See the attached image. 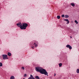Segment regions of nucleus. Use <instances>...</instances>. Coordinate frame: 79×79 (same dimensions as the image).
I'll use <instances>...</instances> for the list:
<instances>
[{
  "label": "nucleus",
  "mask_w": 79,
  "mask_h": 79,
  "mask_svg": "<svg viewBox=\"0 0 79 79\" xmlns=\"http://www.w3.org/2000/svg\"><path fill=\"white\" fill-rule=\"evenodd\" d=\"M35 70L37 72H39L41 74H44L46 76H48V73H47V72L46 71L45 69H43L41 67H35Z\"/></svg>",
  "instance_id": "obj_1"
},
{
  "label": "nucleus",
  "mask_w": 79,
  "mask_h": 79,
  "mask_svg": "<svg viewBox=\"0 0 79 79\" xmlns=\"http://www.w3.org/2000/svg\"><path fill=\"white\" fill-rule=\"evenodd\" d=\"M22 24L23 25L21 24V23H19L17 24V26L18 27H20L21 29H26L28 25H27V24L26 23H23Z\"/></svg>",
  "instance_id": "obj_2"
},
{
  "label": "nucleus",
  "mask_w": 79,
  "mask_h": 79,
  "mask_svg": "<svg viewBox=\"0 0 79 79\" xmlns=\"http://www.w3.org/2000/svg\"><path fill=\"white\" fill-rule=\"evenodd\" d=\"M2 58H3V60H6L8 59V55H6L3 54L2 55Z\"/></svg>",
  "instance_id": "obj_3"
},
{
  "label": "nucleus",
  "mask_w": 79,
  "mask_h": 79,
  "mask_svg": "<svg viewBox=\"0 0 79 79\" xmlns=\"http://www.w3.org/2000/svg\"><path fill=\"white\" fill-rule=\"evenodd\" d=\"M66 47H67V48H69V49H70V50H71L72 49L71 46L69 44H68L66 46Z\"/></svg>",
  "instance_id": "obj_4"
},
{
  "label": "nucleus",
  "mask_w": 79,
  "mask_h": 79,
  "mask_svg": "<svg viewBox=\"0 0 79 79\" xmlns=\"http://www.w3.org/2000/svg\"><path fill=\"white\" fill-rule=\"evenodd\" d=\"M28 79H35V78L34 77V76L31 74L30 75V77L28 78Z\"/></svg>",
  "instance_id": "obj_5"
},
{
  "label": "nucleus",
  "mask_w": 79,
  "mask_h": 79,
  "mask_svg": "<svg viewBox=\"0 0 79 79\" xmlns=\"http://www.w3.org/2000/svg\"><path fill=\"white\" fill-rule=\"evenodd\" d=\"M34 45L35 47H37L38 46L37 44H38V42L37 41H36L34 43Z\"/></svg>",
  "instance_id": "obj_6"
},
{
  "label": "nucleus",
  "mask_w": 79,
  "mask_h": 79,
  "mask_svg": "<svg viewBox=\"0 0 79 79\" xmlns=\"http://www.w3.org/2000/svg\"><path fill=\"white\" fill-rule=\"evenodd\" d=\"M64 21H66L67 22L66 23V24H69V20L68 19H64Z\"/></svg>",
  "instance_id": "obj_7"
},
{
  "label": "nucleus",
  "mask_w": 79,
  "mask_h": 79,
  "mask_svg": "<svg viewBox=\"0 0 79 79\" xmlns=\"http://www.w3.org/2000/svg\"><path fill=\"white\" fill-rule=\"evenodd\" d=\"M70 5H72V6H75V4L74 3H71Z\"/></svg>",
  "instance_id": "obj_8"
},
{
  "label": "nucleus",
  "mask_w": 79,
  "mask_h": 79,
  "mask_svg": "<svg viewBox=\"0 0 79 79\" xmlns=\"http://www.w3.org/2000/svg\"><path fill=\"white\" fill-rule=\"evenodd\" d=\"M10 79H15V77L13 76H11L10 77Z\"/></svg>",
  "instance_id": "obj_9"
},
{
  "label": "nucleus",
  "mask_w": 79,
  "mask_h": 79,
  "mask_svg": "<svg viewBox=\"0 0 79 79\" xmlns=\"http://www.w3.org/2000/svg\"><path fill=\"white\" fill-rule=\"evenodd\" d=\"M7 55L8 56H11V54L10 52H8L7 53Z\"/></svg>",
  "instance_id": "obj_10"
},
{
  "label": "nucleus",
  "mask_w": 79,
  "mask_h": 79,
  "mask_svg": "<svg viewBox=\"0 0 79 79\" xmlns=\"http://www.w3.org/2000/svg\"><path fill=\"white\" fill-rule=\"evenodd\" d=\"M35 79H40V77H39L38 76H35Z\"/></svg>",
  "instance_id": "obj_11"
},
{
  "label": "nucleus",
  "mask_w": 79,
  "mask_h": 79,
  "mask_svg": "<svg viewBox=\"0 0 79 79\" xmlns=\"http://www.w3.org/2000/svg\"><path fill=\"white\" fill-rule=\"evenodd\" d=\"M59 67H61V66H62V64L61 63H60L59 64Z\"/></svg>",
  "instance_id": "obj_12"
},
{
  "label": "nucleus",
  "mask_w": 79,
  "mask_h": 79,
  "mask_svg": "<svg viewBox=\"0 0 79 79\" xmlns=\"http://www.w3.org/2000/svg\"><path fill=\"white\" fill-rule=\"evenodd\" d=\"M77 73H79V69H77Z\"/></svg>",
  "instance_id": "obj_13"
},
{
  "label": "nucleus",
  "mask_w": 79,
  "mask_h": 79,
  "mask_svg": "<svg viewBox=\"0 0 79 79\" xmlns=\"http://www.w3.org/2000/svg\"><path fill=\"white\" fill-rule=\"evenodd\" d=\"M57 19H60V16L58 15L57 16Z\"/></svg>",
  "instance_id": "obj_14"
},
{
  "label": "nucleus",
  "mask_w": 79,
  "mask_h": 79,
  "mask_svg": "<svg viewBox=\"0 0 79 79\" xmlns=\"http://www.w3.org/2000/svg\"><path fill=\"white\" fill-rule=\"evenodd\" d=\"M65 17L66 18H68L69 17V15H65Z\"/></svg>",
  "instance_id": "obj_15"
},
{
  "label": "nucleus",
  "mask_w": 79,
  "mask_h": 79,
  "mask_svg": "<svg viewBox=\"0 0 79 79\" xmlns=\"http://www.w3.org/2000/svg\"><path fill=\"white\" fill-rule=\"evenodd\" d=\"M3 66V64H2V63L0 62V67H2Z\"/></svg>",
  "instance_id": "obj_16"
},
{
  "label": "nucleus",
  "mask_w": 79,
  "mask_h": 79,
  "mask_svg": "<svg viewBox=\"0 0 79 79\" xmlns=\"http://www.w3.org/2000/svg\"><path fill=\"white\" fill-rule=\"evenodd\" d=\"M75 23H76V24H78V22L77 20H75Z\"/></svg>",
  "instance_id": "obj_17"
},
{
  "label": "nucleus",
  "mask_w": 79,
  "mask_h": 79,
  "mask_svg": "<svg viewBox=\"0 0 79 79\" xmlns=\"http://www.w3.org/2000/svg\"><path fill=\"white\" fill-rule=\"evenodd\" d=\"M27 76V75L26 74H25L24 75V77H26Z\"/></svg>",
  "instance_id": "obj_18"
},
{
  "label": "nucleus",
  "mask_w": 79,
  "mask_h": 79,
  "mask_svg": "<svg viewBox=\"0 0 79 79\" xmlns=\"http://www.w3.org/2000/svg\"><path fill=\"white\" fill-rule=\"evenodd\" d=\"M33 49H34V46H32L31 47Z\"/></svg>",
  "instance_id": "obj_19"
},
{
  "label": "nucleus",
  "mask_w": 79,
  "mask_h": 79,
  "mask_svg": "<svg viewBox=\"0 0 79 79\" xmlns=\"http://www.w3.org/2000/svg\"><path fill=\"white\" fill-rule=\"evenodd\" d=\"M22 69H23V70H24V68L23 67H22Z\"/></svg>",
  "instance_id": "obj_20"
},
{
  "label": "nucleus",
  "mask_w": 79,
  "mask_h": 79,
  "mask_svg": "<svg viewBox=\"0 0 79 79\" xmlns=\"http://www.w3.org/2000/svg\"><path fill=\"white\" fill-rule=\"evenodd\" d=\"M61 16H62V17H63H63H64V15H62Z\"/></svg>",
  "instance_id": "obj_21"
},
{
  "label": "nucleus",
  "mask_w": 79,
  "mask_h": 79,
  "mask_svg": "<svg viewBox=\"0 0 79 79\" xmlns=\"http://www.w3.org/2000/svg\"><path fill=\"white\" fill-rule=\"evenodd\" d=\"M56 76V73H55L54 74V76Z\"/></svg>",
  "instance_id": "obj_22"
},
{
  "label": "nucleus",
  "mask_w": 79,
  "mask_h": 79,
  "mask_svg": "<svg viewBox=\"0 0 79 79\" xmlns=\"http://www.w3.org/2000/svg\"><path fill=\"white\" fill-rule=\"evenodd\" d=\"M71 38H72V37H71Z\"/></svg>",
  "instance_id": "obj_23"
},
{
  "label": "nucleus",
  "mask_w": 79,
  "mask_h": 79,
  "mask_svg": "<svg viewBox=\"0 0 79 79\" xmlns=\"http://www.w3.org/2000/svg\"><path fill=\"white\" fill-rule=\"evenodd\" d=\"M23 79H25V78H23Z\"/></svg>",
  "instance_id": "obj_24"
},
{
  "label": "nucleus",
  "mask_w": 79,
  "mask_h": 79,
  "mask_svg": "<svg viewBox=\"0 0 79 79\" xmlns=\"http://www.w3.org/2000/svg\"><path fill=\"white\" fill-rule=\"evenodd\" d=\"M33 45H34V44H33Z\"/></svg>",
  "instance_id": "obj_25"
}]
</instances>
